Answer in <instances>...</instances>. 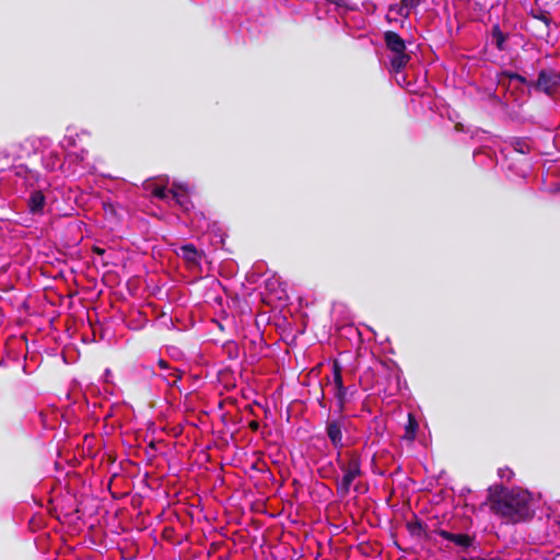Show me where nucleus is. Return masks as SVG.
<instances>
[{"instance_id": "4be33fe9", "label": "nucleus", "mask_w": 560, "mask_h": 560, "mask_svg": "<svg viewBox=\"0 0 560 560\" xmlns=\"http://www.w3.org/2000/svg\"><path fill=\"white\" fill-rule=\"evenodd\" d=\"M159 366H160L161 369H167V368H168V364H167V362H166L165 360H160V361H159Z\"/></svg>"}, {"instance_id": "9b49d317", "label": "nucleus", "mask_w": 560, "mask_h": 560, "mask_svg": "<svg viewBox=\"0 0 560 560\" xmlns=\"http://www.w3.org/2000/svg\"><path fill=\"white\" fill-rule=\"evenodd\" d=\"M441 537L444 539L452 541L456 544L457 546H468L469 545V537L464 534H453L446 530H441L440 533Z\"/></svg>"}, {"instance_id": "423d86ee", "label": "nucleus", "mask_w": 560, "mask_h": 560, "mask_svg": "<svg viewBox=\"0 0 560 560\" xmlns=\"http://www.w3.org/2000/svg\"><path fill=\"white\" fill-rule=\"evenodd\" d=\"M341 373L342 368L340 363L337 360H335L332 363V381L336 387L335 396L340 405V408H342L347 395V389L343 386Z\"/></svg>"}, {"instance_id": "9d476101", "label": "nucleus", "mask_w": 560, "mask_h": 560, "mask_svg": "<svg viewBox=\"0 0 560 560\" xmlns=\"http://www.w3.org/2000/svg\"><path fill=\"white\" fill-rule=\"evenodd\" d=\"M43 165L46 170L52 172L62 166V158L55 152H48L42 158Z\"/></svg>"}, {"instance_id": "ddd939ff", "label": "nucleus", "mask_w": 560, "mask_h": 560, "mask_svg": "<svg viewBox=\"0 0 560 560\" xmlns=\"http://www.w3.org/2000/svg\"><path fill=\"white\" fill-rule=\"evenodd\" d=\"M418 430V422L416 418L408 413V422L406 424V438L413 440Z\"/></svg>"}, {"instance_id": "a878e982", "label": "nucleus", "mask_w": 560, "mask_h": 560, "mask_svg": "<svg viewBox=\"0 0 560 560\" xmlns=\"http://www.w3.org/2000/svg\"><path fill=\"white\" fill-rule=\"evenodd\" d=\"M399 74H400V72L398 74L396 73V80L398 83H399V81H402V78H398Z\"/></svg>"}, {"instance_id": "4468645a", "label": "nucleus", "mask_w": 560, "mask_h": 560, "mask_svg": "<svg viewBox=\"0 0 560 560\" xmlns=\"http://www.w3.org/2000/svg\"><path fill=\"white\" fill-rule=\"evenodd\" d=\"M514 150L518 153L525 154L530 151V143L526 139H515L512 142Z\"/></svg>"}, {"instance_id": "f257e3e1", "label": "nucleus", "mask_w": 560, "mask_h": 560, "mask_svg": "<svg viewBox=\"0 0 560 560\" xmlns=\"http://www.w3.org/2000/svg\"><path fill=\"white\" fill-rule=\"evenodd\" d=\"M530 497V493L526 490L513 489L494 501L492 510L504 522L517 523L525 521L533 514Z\"/></svg>"}, {"instance_id": "bb28decb", "label": "nucleus", "mask_w": 560, "mask_h": 560, "mask_svg": "<svg viewBox=\"0 0 560 560\" xmlns=\"http://www.w3.org/2000/svg\"><path fill=\"white\" fill-rule=\"evenodd\" d=\"M85 153H86V152H84V151H82V152H81V155H80V159H81V160H84V154H85Z\"/></svg>"}, {"instance_id": "aec40b11", "label": "nucleus", "mask_w": 560, "mask_h": 560, "mask_svg": "<svg viewBox=\"0 0 560 560\" xmlns=\"http://www.w3.org/2000/svg\"><path fill=\"white\" fill-rule=\"evenodd\" d=\"M23 172L25 173V179H26V182H27L30 185H32L31 180H33V179L36 177V175H35L33 172L27 171V170H24Z\"/></svg>"}, {"instance_id": "b1692460", "label": "nucleus", "mask_w": 560, "mask_h": 560, "mask_svg": "<svg viewBox=\"0 0 560 560\" xmlns=\"http://www.w3.org/2000/svg\"><path fill=\"white\" fill-rule=\"evenodd\" d=\"M93 252L97 255H103L105 253V250L100 247H93Z\"/></svg>"}, {"instance_id": "5701e85b", "label": "nucleus", "mask_w": 560, "mask_h": 560, "mask_svg": "<svg viewBox=\"0 0 560 560\" xmlns=\"http://www.w3.org/2000/svg\"><path fill=\"white\" fill-rule=\"evenodd\" d=\"M511 79H515V80H517L520 82H524L525 81V79L522 75H520V74H513V75H511Z\"/></svg>"}, {"instance_id": "6e6552de", "label": "nucleus", "mask_w": 560, "mask_h": 560, "mask_svg": "<svg viewBox=\"0 0 560 560\" xmlns=\"http://www.w3.org/2000/svg\"><path fill=\"white\" fill-rule=\"evenodd\" d=\"M46 206V198L42 190H34L31 192L28 201H27V208L30 213L33 215H42L44 214Z\"/></svg>"}, {"instance_id": "f8f14e48", "label": "nucleus", "mask_w": 560, "mask_h": 560, "mask_svg": "<svg viewBox=\"0 0 560 560\" xmlns=\"http://www.w3.org/2000/svg\"><path fill=\"white\" fill-rule=\"evenodd\" d=\"M491 39H492V43L495 45V47L499 49V50H503L504 49V43L506 40V36L505 34L501 31L500 26L498 24H495L493 27H492V31H491Z\"/></svg>"}, {"instance_id": "1a4fd4ad", "label": "nucleus", "mask_w": 560, "mask_h": 560, "mask_svg": "<svg viewBox=\"0 0 560 560\" xmlns=\"http://www.w3.org/2000/svg\"><path fill=\"white\" fill-rule=\"evenodd\" d=\"M178 255L190 266H198L201 262L203 253L198 250L192 244H186L179 247Z\"/></svg>"}, {"instance_id": "7ed1b4c3", "label": "nucleus", "mask_w": 560, "mask_h": 560, "mask_svg": "<svg viewBox=\"0 0 560 560\" xmlns=\"http://www.w3.org/2000/svg\"><path fill=\"white\" fill-rule=\"evenodd\" d=\"M384 40L387 49L390 51V68L395 73L401 72L410 60V56L406 52L405 40L395 32L387 31L384 33Z\"/></svg>"}, {"instance_id": "0eeeda50", "label": "nucleus", "mask_w": 560, "mask_h": 560, "mask_svg": "<svg viewBox=\"0 0 560 560\" xmlns=\"http://www.w3.org/2000/svg\"><path fill=\"white\" fill-rule=\"evenodd\" d=\"M172 198L176 203L185 211H188L191 202L188 196V186L183 184L173 183L172 186Z\"/></svg>"}, {"instance_id": "f03ea898", "label": "nucleus", "mask_w": 560, "mask_h": 560, "mask_svg": "<svg viewBox=\"0 0 560 560\" xmlns=\"http://www.w3.org/2000/svg\"><path fill=\"white\" fill-rule=\"evenodd\" d=\"M347 457V460H341L338 453L337 464L342 471V477L337 480V493L340 497L348 495L353 481L362 475L360 455L357 452H350Z\"/></svg>"}, {"instance_id": "2eb2a0df", "label": "nucleus", "mask_w": 560, "mask_h": 560, "mask_svg": "<svg viewBox=\"0 0 560 560\" xmlns=\"http://www.w3.org/2000/svg\"><path fill=\"white\" fill-rule=\"evenodd\" d=\"M389 12H395L399 16L407 19L410 15V11L406 5L400 1V3L390 5Z\"/></svg>"}, {"instance_id": "dca6fc26", "label": "nucleus", "mask_w": 560, "mask_h": 560, "mask_svg": "<svg viewBox=\"0 0 560 560\" xmlns=\"http://www.w3.org/2000/svg\"><path fill=\"white\" fill-rule=\"evenodd\" d=\"M153 195L156 197V198H160V199H166L168 198L170 196H172V188L168 189L166 188L165 186H159L156 185L153 190H152Z\"/></svg>"}, {"instance_id": "6ab92c4d", "label": "nucleus", "mask_w": 560, "mask_h": 560, "mask_svg": "<svg viewBox=\"0 0 560 560\" xmlns=\"http://www.w3.org/2000/svg\"><path fill=\"white\" fill-rule=\"evenodd\" d=\"M422 0H401V2L408 8L409 11L420 5Z\"/></svg>"}, {"instance_id": "f3484780", "label": "nucleus", "mask_w": 560, "mask_h": 560, "mask_svg": "<svg viewBox=\"0 0 560 560\" xmlns=\"http://www.w3.org/2000/svg\"><path fill=\"white\" fill-rule=\"evenodd\" d=\"M79 137V133H72L70 130H68V133L63 137L61 141V145L65 149H69L71 147H75V138Z\"/></svg>"}, {"instance_id": "20e7f679", "label": "nucleus", "mask_w": 560, "mask_h": 560, "mask_svg": "<svg viewBox=\"0 0 560 560\" xmlns=\"http://www.w3.org/2000/svg\"><path fill=\"white\" fill-rule=\"evenodd\" d=\"M534 86L538 91L552 95L560 86V73L553 70H541Z\"/></svg>"}, {"instance_id": "a211bd4d", "label": "nucleus", "mask_w": 560, "mask_h": 560, "mask_svg": "<svg viewBox=\"0 0 560 560\" xmlns=\"http://www.w3.org/2000/svg\"><path fill=\"white\" fill-rule=\"evenodd\" d=\"M498 475L501 479H506L509 481L513 476V471L510 468H500L498 470Z\"/></svg>"}, {"instance_id": "393cba45", "label": "nucleus", "mask_w": 560, "mask_h": 560, "mask_svg": "<svg viewBox=\"0 0 560 560\" xmlns=\"http://www.w3.org/2000/svg\"><path fill=\"white\" fill-rule=\"evenodd\" d=\"M171 375L175 377V381L179 378L177 371H174Z\"/></svg>"}, {"instance_id": "412c9836", "label": "nucleus", "mask_w": 560, "mask_h": 560, "mask_svg": "<svg viewBox=\"0 0 560 560\" xmlns=\"http://www.w3.org/2000/svg\"><path fill=\"white\" fill-rule=\"evenodd\" d=\"M196 217H197V214L191 219V223L196 224V229L197 230H202L205 228H208L209 224L206 221L203 223H197L196 222Z\"/></svg>"}, {"instance_id": "39448f33", "label": "nucleus", "mask_w": 560, "mask_h": 560, "mask_svg": "<svg viewBox=\"0 0 560 560\" xmlns=\"http://www.w3.org/2000/svg\"><path fill=\"white\" fill-rule=\"evenodd\" d=\"M343 428L345 423L341 419L328 420L326 423L327 436L332 446L338 450V453H340V450L343 447Z\"/></svg>"}]
</instances>
